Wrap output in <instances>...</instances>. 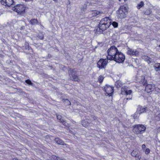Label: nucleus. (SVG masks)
<instances>
[{
    "mask_svg": "<svg viewBox=\"0 0 160 160\" xmlns=\"http://www.w3.org/2000/svg\"><path fill=\"white\" fill-rule=\"evenodd\" d=\"M108 59L114 60L118 63H122L125 60V56L122 52L118 51L117 48L114 46L111 47L107 51Z\"/></svg>",
    "mask_w": 160,
    "mask_h": 160,
    "instance_id": "f257e3e1",
    "label": "nucleus"
},
{
    "mask_svg": "<svg viewBox=\"0 0 160 160\" xmlns=\"http://www.w3.org/2000/svg\"><path fill=\"white\" fill-rule=\"evenodd\" d=\"M111 22L112 20L109 17H106L102 19L99 25V29L102 31H105L109 28Z\"/></svg>",
    "mask_w": 160,
    "mask_h": 160,
    "instance_id": "f03ea898",
    "label": "nucleus"
},
{
    "mask_svg": "<svg viewBox=\"0 0 160 160\" xmlns=\"http://www.w3.org/2000/svg\"><path fill=\"white\" fill-rule=\"evenodd\" d=\"M128 11L127 7L123 5L121 6L117 12L118 17L120 18H125L128 13Z\"/></svg>",
    "mask_w": 160,
    "mask_h": 160,
    "instance_id": "7ed1b4c3",
    "label": "nucleus"
},
{
    "mask_svg": "<svg viewBox=\"0 0 160 160\" xmlns=\"http://www.w3.org/2000/svg\"><path fill=\"white\" fill-rule=\"evenodd\" d=\"M145 90L148 92H153L155 93L160 92V89L156 87L153 84H148L147 85L145 88Z\"/></svg>",
    "mask_w": 160,
    "mask_h": 160,
    "instance_id": "20e7f679",
    "label": "nucleus"
},
{
    "mask_svg": "<svg viewBox=\"0 0 160 160\" xmlns=\"http://www.w3.org/2000/svg\"><path fill=\"white\" fill-rule=\"evenodd\" d=\"M26 7L25 5L24 4H18L12 8V10L18 14H22L24 13Z\"/></svg>",
    "mask_w": 160,
    "mask_h": 160,
    "instance_id": "39448f33",
    "label": "nucleus"
},
{
    "mask_svg": "<svg viewBox=\"0 0 160 160\" xmlns=\"http://www.w3.org/2000/svg\"><path fill=\"white\" fill-rule=\"evenodd\" d=\"M146 129V127L143 125L138 124L134 127L133 131L137 134L142 133L144 132Z\"/></svg>",
    "mask_w": 160,
    "mask_h": 160,
    "instance_id": "423d86ee",
    "label": "nucleus"
},
{
    "mask_svg": "<svg viewBox=\"0 0 160 160\" xmlns=\"http://www.w3.org/2000/svg\"><path fill=\"white\" fill-rule=\"evenodd\" d=\"M108 58L101 59L98 62L97 67L100 69L104 68L107 65L108 62Z\"/></svg>",
    "mask_w": 160,
    "mask_h": 160,
    "instance_id": "0eeeda50",
    "label": "nucleus"
},
{
    "mask_svg": "<svg viewBox=\"0 0 160 160\" xmlns=\"http://www.w3.org/2000/svg\"><path fill=\"white\" fill-rule=\"evenodd\" d=\"M147 110V107H143L142 106H138L136 112L135 113L134 117H137L140 114L145 112Z\"/></svg>",
    "mask_w": 160,
    "mask_h": 160,
    "instance_id": "6e6552de",
    "label": "nucleus"
},
{
    "mask_svg": "<svg viewBox=\"0 0 160 160\" xmlns=\"http://www.w3.org/2000/svg\"><path fill=\"white\" fill-rule=\"evenodd\" d=\"M104 89L106 95L109 96H111L113 92V87L106 85L104 87Z\"/></svg>",
    "mask_w": 160,
    "mask_h": 160,
    "instance_id": "1a4fd4ad",
    "label": "nucleus"
},
{
    "mask_svg": "<svg viewBox=\"0 0 160 160\" xmlns=\"http://www.w3.org/2000/svg\"><path fill=\"white\" fill-rule=\"evenodd\" d=\"M127 53L130 55L137 56L139 55V52L133 49L128 48Z\"/></svg>",
    "mask_w": 160,
    "mask_h": 160,
    "instance_id": "9d476101",
    "label": "nucleus"
},
{
    "mask_svg": "<svg viewBox=\"0 0 160 160\" xmlns=\"http://www.w3.org/2000/svg\"><path fill=\"white\" fill-rule=\"evenodd\" d=\"M1 3L6 7H9L13 3V0H2Z\"/></svg>",
    "mask_w": 160,
    "mask_h": 160,
    "instance_id": "9b49d317",
    "label": "nucleus"
},
{
    "mask_svg": "<svg viewBox=\"0 0 160 160\" xmlns=\"http://www.w3.org/2000/svg\"><path fill=\"white\" fill-rule=\"evenodd\" d=\"M132 92L131 90H128V88L126 87H123L122 88L121 93L122 94L128 95H130Z\"/></svg>",
    "mask_w": 160,
    "mask_h": 160,
    "instance_id": "f8f14e48",
    "label": "nucleus"
},
{
    "mask_svg": "<svg viewBox=\"0 0 160 160\" xmlns=\"http://www.w3.org/2000/svg\"><path fill=\"white\" fill-rule=\"evenodd\" d=\"M142 58L144 60L147 62L149 64L151 63L154 62V60L153 58H152L150 57H148L146 55H144L142 56Z\"/></svg>",
    "mask_w": 160,
    "mask_h": 160,
    "instance_id": "ddd939ff",
    "label": "nucleus"
},
{
    "mask_svg": "<svg viewBox=\"0 0 160 160\" xmlns=\"http://www.w3.org/2000/svg\"><path fill=\"white\" fill-rule=\"evenodd\" d=\"M131 155L132 157L136 158L137 160H140L141 158V156L138 154V152L137 150H133Z\"/></svg>",
    "mask_w": 160,
    "mask_h": 160,
    "instance_id": "4468645a",
    "label": "nucleus"
},
{
    "mask_svg": "<svg viewBox=\"0 0 160 160\" xmlns=\"http://www.w3.org/2000/svg\"><path fill=\"white\" fill-rule=\"evenodd\" d=\"M91 13L92 14V17H95L98 15H102L103 14L102 12H100L98 11H94L91 12Z\"/></svg>",
    "mask_w": 160,
    "mask_h": 160,
    "instance_id": "2eb2a0df",
    "label": "nucleus"
},
{
    "mask_svg": "<svg viewBox=\"0 0 160 160\" xmlns=\"http://www.w3.org/2000/svg\"><path fill=\"white\" fill-rule=\"evenodd\" d=\"M90 123H89V122L87 120H84L82 121V124L83 127H87L89 125Z\"/></svg>",
    "mask_w": 160,
    "mask_h": 160,
    "instance_id": "dca6fc26",
    "label": "nucleus"
},
{
    "mask_svg": "<svg viewBox=\"0 0 160 160\" xmlns=\"http://www.w3.org/2000/svg\"><path fill=\"white\" fill-rule=\"evenodd\" d=\"M55 141L57 144H58L63 145V142L62 141L58 138H56L55 139Z\"/></svg>",
    "mask_w": 160,
    "mask_h": 160,
    "instance_id": "f3484780",
    "label": "nucleus"
},
{
    "mask_svg": "<svg viewBox=\"0 0 160 160\" xmlns=\"http://www.w3.org/2000/svg\"><path fill=\"white\" fill-rule=\"evenodd\" d=\"M57 118L58 119H59L60 120V122H62L63 125H64L65 126L66 125V123L61 118V116L60 115H57Z\"/></svg>",
    "mask_w": 160,
    "mask_h": 160,
    "instance_id": "a211bd4d",
    "label": "nucleus"
},
{
    "mask_svg": "<svg viewBox=\"0 0 160 160\" xmlns=\"http://www.w3.org/2000/svg\"><path fill=\"white\" fill-rule=\"evenodd\" d=\"M38 21L37 19H32L29 21V23L32 25H35L38 23Z\"/></svg>",
    "mask_w": 160,
    "mask_h": 160,
    "instance_id": "6ab92c4d",
    "label": "nucleus"
},
{
    "mask_svg": "<svg viewBox=\"0 0 160 160\" xmlns=\"http://www.w3.org/2000/svg\"><path fill=\"white\" fill-rule=\"evenodd\" d=\"M154 67L155 68V70L156 71L160 70V63H156Z\"/></svg>",
    "mask_w": 160,
    "mask_h": 160,
    "instance_id": "aec40b11",
    "label": "nucleus"
},
{
    "mask_svg": "<svg viewBox=\"0 0 160 160\" xmlns=\"http://www.w3.org/2000/svg\"><path fill=\"white\" fill-rule=\"evenodd\" d=\"M144 5V3L143 1H141L140 2L138 3L137 5V7L138 9H140Z\"/></svg>",
    "mask_w": 160,
    "mask_h": 160,
    "instance_id": "412c9836",
    "label": "nucleus"
},
{
    "mask_svg": "<svg viewBox=\"0 0 160 160\" xmlns=\"http://www.w3.org/2000/svg\"><path fill=\"white\" fill-rule=\"evenodd\" d=\"M141 78V80L140 81V82L143 84V85H145L147 81L145 80V77L144 76H142Z\"/></svg>",
    "mask_w": 160,
    "mask_h": 160,
    "instance_id": "4be33fe9",
    "label": "nucleus"
},
{
    "mask_svg": "<svg viewBox=\"0 0 160 160\" xmlns=\"http://www.w3.org/2000/svg\"><path fill=\"white\" fill-rule=\"evenodd\" d=\"M152 12V11L149 9H146L144 12V13L147 15H149Z\"/></svg>",
    "mask_w": 160,
    "mask_h": 160,
    "instance_id": "5701e85b",
    "label": "nucleus"
},
{
    "mask_svg": "<svg viewBox=\"0 0 160 160\" xmlns=\"http://www.w3.org/2000/svg\"><path fill=\"white\" fill-rule=\"evenodd\" d=\"M112 25L115 28H117L118 26V23L116 22H112Z\"/></svg>",
    "mask_w": 160,
    "mask_h": 160,
    "instance_id": "b1692460",
    "label": "nucleus"
},
{
    "mask_svg": "<svg viewBox=\"0 0 160 160\" xmlns=\"http://www.w3.org/2000/svg\"><path fill=\"white\" fill-rule=\"evenodd\" d=\"M64 102H65V104L66 105H70L71 104L70 101L68 99H66L64 100Z\"/></svg>",
    "mask_w": 160,
    "mask_h": 160,
    "instance_id": "393cba45",
    "label": "nucleus"
},
{
    "mask_svg": "<svg viewBox=\"0 0 160 160\" xmlns=\"http://www.w3.org/2000/svg\"><path fill=\"white\" fill-rule=\"evenodd\" d=\"M103 79L104 77L102 76H100L99 77L98 80L99 82L101 83L102 82Z\"/></svg>",
    "mask_w": 160,
    "mask_h": 160,
    "instance_id": "a878e982",
    "label": "nucleus"
},
{
    "mask_svg": "<svg viewBox=\"0 0 160 160\" xmlns=\"http://www.w3.org/2000/svg\"><path fill=\"white\" fill-rule=\"evenodd\" d=\"M144 152L145 154H148L150 153V150L149 148H147L144 150Z\"/></svg>",
    "mask_w": 160,
    "mask_h": 160,
    "instance_id": "bb28decb",
    "label": "nucleus"
},
{
    "mask_svg": "<svg viewBox=\"0 0 160 160\" xmlns=\"http://www.w3.org/2000/svg\"><path fill=\"white\" fill-rule=\"evenodd\" d=\"M73 79L74 81H78V78L77 76L74 75L73 77Z\"/></svg>",
    "mask_w": 160,
    "mask_h": 160,
    "instance_id": "cd10ccee",
    "label": "nucleus"
},
{
    "mask_svg": "<svg viewBox=\"0 0 160 160\" xmlns=\"http://www.w3.org/2000/svg\"><path fill=\"white\" fill-rule=\"evenodd\" d=\"M26 82L29 85H32V83L31 82V81L29 80H27L26 81Z\"/></svg>",
    "mask_w": 160,
    "mask_h": 160,
    "instance_id": "c85d7f7f",
    "label": "nucleus"
},
{
    "mask_svg": "<svg viewBox=\"0 0 160 160\" xmlns=\"http://www.w3.org/2000/svg\"><path fill=\"white\" fill-rule=\"evenodd\" d=\"M142 147L143 150H145L146 148V146L145 144H143L142 146Z\"/></svg>",
    "mask_w": 160,
    "mask_h": 160,
    "instance_id": "c756f323",
    "label": "nucleus"
},
{
    "mask_svg": "<svg viewBox=\"0 0 160 160\" xmlns=\"http://www.w3.org/2000/svg\"><path fill=\"white\" fill-rule=\"evenodd\" d=\"M43 35H42L41 36H40L39 38L40 39H42L43 38Z\"/></svg>",
    "mask_w": 160,
    "mask_h": 160,
    "instance_id": "7c9ffc66",
    "label": "nucleus"
},
{
    "mask_svg": "<svg viewBox=\"0 0 160 160\" xmlns=\"http://www.w3.org/2000/svg\"><path fill=\"white\" fill-rule=\"evenodd\" d=\"M12 160H18L16 158H14L12 159Z\"/></svg>",
    "mask_w": 160,
    "mask_h": 160,
    "instance_id": "2f4dec72",
    "label": "nucleus"
},
{
    "mask_svg": "<svg viewBox=\"0 0 160 160\" xmlns=\"http://www.w3.org/2000/svg\"><path fill=\"white\" fill-rule=\"evenodd\" d=\"M120 2L122 0H118Z\"/></svg>",
    "mask_w": 160,
    "mask_h": 160,
    "instance_id": "473e14b6",
    "label": "nucleus"
},
{
    "mask_svg": "<svg viewBox=\"0 0 160 160\" xmlns=\"http://www.w3.org/2000/svg\"><path fill=\"white\" fill-rule=\"evenodd\" d=\"M27 44H28V43H26V44H25V45H27Z\"/></svg>",
    "mask_w": 160,
    "mask_h": 160,
    "instance_id": "72a5a7b5",
    "label": "nucleus"
},
{
    "mask_svg": "<svg viewBox=\"0 0 160 160\" xmlns=\"http://www.w3.org/2000/svg\"><path fill=\"white\" fill-rule=\"evenodd\" d=\"M22 28H23V27H22V28H21V29H22Z\"/></svg>",
    "mask_w": 160,
    "mask_h": 160,
    "instance_id": "f704fd0d",
    "label": "nucleus"
}]
</instances>
